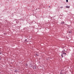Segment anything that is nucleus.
<instances>
[{"label": "nucleus", "instance_id": "1", "mask_svg": "<svg viewBox=\"0 0 74 74\" xmlns=\"http://www.w3.org/2000/svg\"><path fill=\"white\" fill-rule=\"evenodd\" d=\"M66 7L67 8H70V6H66Z\"/></svg>", "mask_w": 74, "mask_h": 74}, {"label": "nucleus", "instance_id": "2", "mask_svg": "<svg viewBox=\"0 0 74 74\" xmlns=\"http://www.w3.org/2000/svg\"><path fill=\"white\" fill-rule=\"evenodd\" d=\"M62 24H64V22H61Z\"/></svg>", "mask_w": 74, "mask_h": 74}, {"label": "nucleus", "instance_id": "10", "mask_svg": "<svg viewBox=\"0 0 74 74\" xmlns=\"http://www.w3.org/2000/svg\"><path fill=\"white\" fill-rule=\"evenodd\" d=\"M60 73L61 74H62V73Z\"/></svg>", "mask_w": 74, "mask_h": 74}, {"label": "nucleus", "instance_id": "3", "mask_svg": "<svg viewBox=\"0 0 74 74\" xmlns=\"http://www.w3.org/2000/svg\"><path fill=\"white\" fill-rule=\"evenodd\" d=\"M63 54H65V55H66V53H63Z\"/></svg>", "mask_w": 74, "mask_h": 74}, {"label": "nucleus", "instance_id": "8", "mask_svg": "<svg viewBox=\"0 0 74 74\" xmlns=\"http://www.w3.org/2000/svg\"><path fill=\"white\" fill-rule=\"evenodd\" d=\"M1 59L0 58V60H1Z\"/></svg>", "mask_w": 74, "mask_h": 74}, {"label": "nucleus", "instance_id": "9", "mask_svg": "<svg viewBox=\"0 0 74 74\" xmlns=\"http://www.w3.org/2000/svg\"><path fill=\"white\" fill-rule=\"evenodd\" d=\"M26 40H27V39H26V40H25V41H26Z\"/></svg>", "mask_w": 74, "mask_h": 74}, {"label": "nucleus", "instance_id": "7", "mask_svg": "<svg viewBox=\"0 0 74 74\" xmlns=\"http://www.w3.org/2000/svg\"><path fill=\"white\" fill-rule=\"evenodd\" d=\"M50 7H51L50 6H49V8H50Z\"/></svg>", "mask_w": 74, "mask_h": 74}, {"label": "nucleus", "instance_id": "5", "mask_svg": "<svg viewBox=\"0 0 74 74\" xmlns=\"http://www.w3.org/2000/svg\"><path fill=\"white\" fill-rule=\"evenodd\" d=\"M61 8H63V7H60Z\"/></svg>", "mask_w": 74, "mask_h": 74}, {"label": "nucleus", "instance_id": "4", "mask_svg": "<svg viewBox=\"0 0 74 74\" xmlns=\"http://www.w3.org/2000/svg\"><path fill=\"white\" fill-rule=\"evenodd\" d=\"M61 56H62V58H63V54L61 55Z\"/></svg>", "mask_w": 74, "mask_h": 74}, {"label": "nucleus", "instance_id": "6", "mask_svg": "<svg viewBox=\"0 0 74 74\" xmlns=\"http://www.w3.org/2000/svg\"><path fill=\"white\" fill-rule=\"evenodd\" d=\"M66 2H68V0H66Z\"/></svg>", "mask_w": 74, "mask_h": 74}]
</instances>
